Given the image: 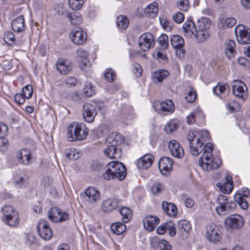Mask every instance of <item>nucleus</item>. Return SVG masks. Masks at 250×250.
<instances>
[{
    "label": "nucleus",
    "mask_w": 250,
    "mask_h": 250,
    "mask_svg": "<svg viewBox=\"0 0 250 250\" xmlns=\"http://www.w3.org/2000/svg\"><path fill=\"white\" fill-rule=\"evenodd\" d=\"M69 7L74 10L80 9L83 3V0H69L68 1Z\"/></svg>",
    "instance_id": "8fccbe9b"
},
{
    "label": "nucleus",
    "mask_w": 250,
    "mask_h": 250,
    "mask_svg": "<svg viewBox=\"0 0 250 250\" xmlns=\"http://www.w3.org/2000/svg\"><path fill=\"white\" fill-rule=\"evenodd\" d=\"M17 158L23 164L28 165L31 163V155L28 149H22L17 154Z\"/></svg>",
    "instance_id": "cd10ccee"
},
{
    "label": "nucleus",
    "mask_w": 250,
    "mask_h": 250,
    "mask_svg": "<svg viewBox=\"0 0 250 250\" xmlns=\"http://www.w3.org/2000/svg\"><path fill=\"white\" fill-rule=\"evenodd\" d=\"M160 22L162 27L166 30L170 31L171 27L169 25V21L165 17H162L160 18Z\"/></svg>",
    "instance_id": "0e129e2a"
},
{
    "label": "nucleus",
    "mask_w": 250,
    "mask_h": 250,
    "mask_svg": "<svg viewBox=\"0 0 250 250\" xmlns=\"http://www.w3.org/2000/svg\"><path fill=\"white\" fill-rule=\"evenodd\" d=\"M170 42L171 46L176 49L177 55L180 58L183 57L185 53L183 48L185 44L183 38L180 35H174L171 36Z\"/></svg>",
    "instance_id": "9d476101"
},
{
    "label": "nucleus",
    "mask_w": 250,
    "mask_h": 250,
    "mask_svg": "<svg viewBox=\"0 0 250 250\" xmlns=\"http://www.w3.org/2000/svg\"><path fill=\"white\" fill-rule=\"evenodd\" d=\"M12 29L14 31L20 32L24 28V19L23 16L21 15L16 19L13 20L11 23Z\"/></svg>",
    "instance_id": "473e14b6"
},
{
    "label": "nucleus",
    "mask_w": 250,
    "mask_h": 250,
    "mask_svg": "<svg viewBox=\"0 0 250 250\" xmlns=\"http://www.w3.org/2000/svg\"><path fill=\"white\" fill-rule=\"evenodd\" d=\"M146 12L152 17H155L158 12V8L156 2H153L147 6Z\"/></svg>",
    "instance_id": "49530a36"
},
{
    "label": "nucleus",
    "mask_w": 250,
    "mask_h": 250,
    "mask_svg": "<svg viewBox=\"0 0 250 250\" xmlns=\"http://www.w3.org/2000/svg\"><path fill=\"white\" fill-rule=\"evenodd\" d=\"M201 110L197 109L196 110L192 112L187 118V123L188 124H192L194 123L195 121V117L200 114Z\"/></svg>",
    "instance_id": "052dcab7"
},
{
    "label": "nucleus",
    "mask_w": 250,
    "mask_h": 250,
    "mask_svg": "<svg viewBox=\"0 0 250 250\" xmlns=\"http://www.w3.org/2000/svg\"><path fill=\"white\" fill-rule=\"evenodd\" d=\"M104 155L110 159H118L121 155V150L117 147L112 146H107L104 150Z\"/></svg>",
    "instance_id": "bb28decb"
},
{
    "label": "nucleus",
    "mask_w": 250,
    "mask_h": 250,
    "mask_svg": "<svg viewBox=\"0 0 250 250\" xmlns=\"http://www.w3.org/2000/svg\"><path fill=\"white\" fill-rule=\"evenodd\" d=\"M160 222L159 218L153 215L146 216L143 220V225L145 229L149 232L153 231L156 225Z\"/></svg>",
    "instance_id": "a211bd4d"
},
{
    "label": "nucleus",
    "mask_w": 250,
    "mask_h": 250,
    "mask_svg": "<svg viewBox=\"0 0 250 250\" xmlns=\"http://www.w3.org/2000/svg\"><path fill=\"white\" fill-rule=\"evenodd\" d=\"M184 35L188 38L193 39L194 33H196L197 27L191 21H186L183 25Z\"/></svg>",
    "instance_id": "412c9836"
},
{
    "label": "nucleus",
    "mask_w": 250,
    "mask_h": 250,
    "mask_svg": "<svg viewBox=\"0 0 250 250\" xmlns=\"http://www.w3.org/2000/svg\"><path fill=\"white\" fill-rule=\"evenodd\" d=\"M158 234H176V229L174 223L168 221L161 224L157 229Z\"/></svg>",
    "instance_id": "dca6fc26"
},
{
    "label": "nucleus",
    "mask_w": 250,
    "mask_h": 250,
    "mask_svg": "<svg viewBox=\"0 0 250 250\" xmlns=\"http://www.w3.org/2000/svg\"><path fill=\"white\" fill-rule=\"evenodd\" d=\"M69 36L71 41L76 44H82L87 39L86 33L80 27L73 29L70 33Z\"/></svg>",
    "instance_id": "9b49d317"
},
{
    "label": "nucleus",
    "mask_w": 250,
    "mask_h": 250,
    "mask_svg": "<svg viewBox=\"0 0 250 250\" xmlns=\"http://www.w3.org/2000/svg\"><path fill=\"white\" fill-rule=\"evenodd\" d=\"M37 229L38 234H52L51 229L49 227L48 223L45 221H41L38 224Z\"/></svg>",
    "instance_id": "e433bc0d"
},
{
    "label": "nucleus",
    "mask_w": 250,
    "mask_h": 250,
    "mask_svg": "<svg viewBox=\"0 0 250 250\" xmlns=\"http://www.w3.org/2000/svg\"><path fill=\"white\" fill-rule=\"evenodd\" d=\"M236 203L233 201L228 202L223 207H216V210L219 215H224L233 210L236 208Z\"/></svg>",
    "instance_id": "c756f323"
},
{
    "label": "nucleus",
    "mask_w": 250,
    "mask_h": 250,
    "mask_svg": "<svg viewBox=\"0 0 250 250\" xmlns=\"http://www.w3.org/2000/svg\"><path fill=\"white\" fill-rule=\"evenodd\" d=\"M84 200L90 204H94L100 199L99 190L93 187L87 188L83 195Z\"/></svg>",
    "instance_id": "4468645a"
},
{
    "label": "nucleus",
    "mask_w": 250,
    "mask_h": 250,
    "mask_svg": "<svg viewBox=\"0 0 250 250\" xmlns=\"http://www.w3.org/2000/svg\"><path fill=\"white\" fill-rule=\"evenodd\" d=\"M33 92V87L32 85L28 84L23 87L22 90V94L26 98L29 99L32 97Z\"/></svg>",
    "instance_id": "6e6d98bb"
},
{
    "label": "nucleus",
    "mask_w": 250,
    "mask_h": 250,
    "mask_svg": "<svg viewBox=\"0 0 250 250\" xmlns=\"http://www.w3.org/2000/svg\"><path fill=\"white\" fill-rule=\"evenodd\" d=\"M153 161V156L151 154H146L138 160L137 165L139 168L146 169L152 165Z\"/></svg>",
    "instance_id": "5701e85b"
},
{
    "label": "nucleus",
    "mask_w": 250,
    "mask_h": 250,
    "mask_svg": "<svg viewBox=\"0 0 250 250\" xmlns=\"http://www.w3.org/2000/svg\"><path fill=\"white\" fill-rule=\"evenodd\" d=\"M232 90L233 95L239 99L244 101L247 98V87L243 82L235 80L233 82Z\"/></svg>",
    "instance_id": "6e6552de"
},
{
    "label": "nucleus",
    "mask_w": 250,
    "mask_h": 250,
    "mask_svg": "<svg viewBox=\"0 0 250 250\" xmlns=\"http://www.w3.org/2000/svg\"><path fill=\"white\" fill-rule=\"evenodd\" d=\"M88 58V53L87 52L83 49H79L77 51V60H80L83 59L87 58Z\"/></svg>",
    "instance_id": "338daca9"
},
{
    "label": "nucleus",
    "mask_w": 250,
    "mask_h": 250,
    "mask_svg": "<svg viewBox=\"0 0 250 250\" xmlns=\"http://www.w3.org/2000/svg\"><path fill=\"white\" fill-rule=\"evenodd\" d=\"M229 86L227 83H218V84L213 88V93L218 96L221 97V95H227L229 92Z\"/></svg>",
    "instance_id": "2f4dec72"
},
{
    "label": "nucleus",
    "mask_w": 250,
    "mask_h": 250,
    "mask_svg": "<svg viewBox=\"0 0 250 250\" xmlns=\"http://www.w3.org/2000/svg\"><path fill=\"white\" fill-rule=\"evenodd\" d=\"M119 211L122 216V220L124 223L129 222L131 218V212L130 209L127 207H123L121 208H118Z\"/></svg>",
    "instance_id": "58836bf2"
},
{
    "label": "nucleus",
    "mask_w": 250,
    "mask_h": 250,
    "mask_svg": "<svg viewBox=\"0 0 250 250\" xmlns=\"http://www.w3.org/2000/svg\"><path fill=\"white\" fill-rule=\"evenodd\" d=\"M126 174L125 165L119 162H111L107 164V168L103 174V177L107 180L116 178L122 181L125 179Z\"/></svg>",
    "instance_id": "f03ea898"
},
{
    "label": "nucleus",
    "mask_w": 250,
    "mask_h": 250,
    "mask_svg": "<svg viewBox=\"0 0 250 250\" xmlns=\"http://www.w3.org/2000/svg\"><path fill=\"white\" fill-rule=\"evenodd\" d=\"M162 207L163 210L167 215L173 218L176 217L177 213V209L174 204L164 201L162 203Z\"/></svg>",
    "instance_id": "393cba45"
},
{
    "label": "nucleus",
    "mask_w": 250,
    "mask_h": 250,
    "mask_svg": "<svg viewBox=\"0 0 250 250\" xmlns=\"http://www.w3.org/2000/svg\"><path fill=\"white\" fill-rule=\"evenodd\" d=\"M83 91L85 96L89 97L92 96L95 94V91L92 84L88 82L85 83Z\"/></svg>",
    "instance_id": "5fc2aeb1"
},
{
    "label": "nucleus",
    "mask_w": 250,
    "mask_h": 250,
    "mask_svg": "<svg viewBox=\"0 0 250 250\" xmlns=\"http://www.w3.org/2000/svg\"><path fill=\"white\" fill-rule=\"evenodd\" d=\"M15 186L18 188H22L27 185V181L22 177L16 176L14 179Z\"/></svg>",
    "instance_id": "3c124183"
},
{
    "label": "nucleus",
    "mask_w": 250,
    "mask_h": 250,
    "mask_svg": "<svg viewBox=\"0 0 250 250\" xmlns=\"http://www.w3.org/2000/svg\"><path fill=\"white\" fill-rule=\"evenodd\" d=\"M225 54L229 59L235 57L236 52V44L234 41L229 40L225 43Z\"/></svg>",
    "instance_id": "7c9ffc66"
},
{
    "label": "nucleus",
    "mask_w": 250,
    "mask_h": 250,
    "mask_svg": "<svg viewBox=\"0 0 250 250\" xmlns=\"http://www.w3.org/2000/svg\"><path fill=\"white\" fill-rule=\"evenodd\" d=\"M52 235H26L25 243L26 244L31 245L35 244H39L41 239L49 240Z\"/></svg>",
    "instance_id": "a878e982"
},
{
    "label": "nucleus",
    "mask_w": 250,
    "mask_h": 250,
    "mask_svg": "<svg viewBox=\"0 0 250 250\" xmlns=\"http://www.w3.org/2000/svg\"><path fill=\"white\" fill-rule=\"evenodd\" d=\"M187 89L188 90L187 95L185 97V99L187 102L189 103H192L196 99V94L195 91L193 90L192 87L191 86H188L187 87Z\"/></svg>",
    "instance_id": "37998d69"
},
{
    "label": "nucleus",
    "mask_w": 250,
    "mask_h": 250,
    "mask_svg": "<svg viewBox=\"0 0 250 250\" xmlns=\"http://www.w3.org/2000/svg\"><path fill=\"white\" fill-rule=\"evenodd\" d=\"M178 127V125L175 121H171L165 126V130L167 133H171L176 130Z\"/></svg>",
    "instance_id": "09e8293b"
},
{
    "label": "nucleus",
    "mask_w": 250,
    "mask_h": 250,
    "mask_svg": "<svg viewBox=\"0 0 250 250\" xmlns=\"http://www.w3.org/2000/svg\"><path fill=\"white\" fill-rule=\"evenodd\" d=\"M184 15L181 12L175 14L172 17L173 20L178 23L182 22L184 20Z\"/></svg>",
    "instance_id": "774afa93"
},
{
    "label": "nucleus",
    "mask_w": 250,
    "mask_h": 250,
    "mask_svg": "<svg viewBox=\"0 0 250 250\" xmlns=\"http://www.w3.org/2000/svg\"><path fill=\"white\" fill-rule=\"evenodd\" d=\"M67 18L71 24L76 25L80 23L82 21V18L78 13L75 12L67 14Z\"/></svg>",
    "instance_id": "a19ab883"
},
{
    "label": "nucleus",
    "mask_w": 250,
    "mask_h": 250,
    "mask_svg": "<svg viewBox=\"0 0 250 250\" xmlns=\"http://www.w3.org/2000/svg\"><path fill=\"white\" fill-rule=\"evenodd\" d=\"M171 155L176 158L181 159L184 156V151L182 145L175 140L170 141L168 145Z\"/></svg>",
    "instance_id": "ddd939ff"
},
{
    "label": "nucleus",
    "mask_w": 250,
    "mask_h": 250,
    "mask_svg": "<svg viewBox=\"0 0 250 250\" xmlns=\"http://www.w3.org/2000/svg\"><path fill=\"white\" fill-rule=\"evenodd\" d=\"M209 139V133L205 130H192L187 134L191 153L196 156L203 152L202 156L199 159V165L206 171L216 169L222 164L220 157H212L213 145L211 143H206Z\"/></svg>",
    "instance_id": "f257e3e1"
},
{
    "label": "nucleus",
    "mask_w": 250,
    "mask_h": 250,
    "mask_svg": "<svg viewBox=\"0 0 250 250\" xmlns=\"http://www.w3.org/2000/svg\"><path fill=\"white\" fill-rule=\"evenodd\" d=\"M225 224L227 228L238 229L243 226L244 220L241 216L235 214L227 217L225 220Z\"/></svg>",
    "instance_id": "f8f14e48"
},
{
    "label": "nucleus",
    "mask_w": 250,
    "mask_h": 250,
    "mask_svg": "<svg viewBox=\"0 0 250 250\" xmlns=\"http://www.w3.org/2000/svg\"><path fill=\"white\" fill-rule=\"evenodd\" d=\"M104 77L107 81L109 82H112L115 79L116 75L112 69H109L106 70L104 73Z\"/></svg>",
    "instance_id": "680f3d73"
},
{
    "label": "nucleus",
    "mask_w": 250,
    "mask_h": 250,
    "mask_svg": "<svg viewBox=\"0 0 250 250\" xmlns=\"http://www.w3.org/2000/svg\"><path fill=\"white\" fill-rule=\"evenodd\" d=\"M164 189L163 185L159 183H154L151 187V191L153 194L160 193Z\"/></svg>",
    "instance_id": "13d9d810"
},
{
    "label": "nucleus",
    "mask_w": 250,
    "mask_h": 250,
    "mask_svg": "<svg viewBox=\"0 0 250 250\" xmlns=\"http://www.w3.org/2000/svg\"><path fill=\"white\" fill-rule=\"evenodd\" d=\"M169 75V72L165 70H159L154 72L151 75V78L154 83L162 82Z\"/></svg>",
    "instance_id": "72a5a7b5"
},
{
    "label": "nucleus",
    "mask_w": 250,
    "mask_h": 250,
    "mask_svg": "<svg viewBox=\"0 0 250 250\" xmlns=\"http://www.w3.org/2000/svg\"><path fill=\"white\" fill-rule=\"evenodd\" d=\"M126 229L125 225L121 222H116L111 226L112 232L115 234H122Z\"/></svg>",
    "instance_id": "4c0bfd02"
},
{
    "label": "nucleus",
    "mask_w": 250,
    "mask_h": 250,
    "mask_svg": "<svg viewBox=\"0 0 250 250\" xmlns=\"http://www.w3.org/2000/svg\"><path fill=\"white\" fill-rule=\"evenodd\" d=\"M96 114L97 111L93 105L89 103L84 104L83 105V115L86 122L92 123Z\"/></svg>",
    "instance_id": "2eb2a0df"
},
{
    "label": "nucleus",
    "mask_w": 250,
    "mask_h": 250,
    "mask_svg": "<svg viewBox=\"0 0 250 250\" xmlns=\"http://www.w3.org/2000/svg\"><path fill=\"white\" fill-rule=\"evenodd\" d=\"M139 45L141 49L146 51L155 45V41L153 35L150 33L142 34L139 39Z\"/></svg>",
    "instance_id": "1a4fd4ad"
},
{
    "label": "nucleus",
    "mask_w": 250,
    "mask_h": 250,
    "mask_svg": "<svg viewBox=\"0 0 250 250\" xmlns=\"http://www.w3.org/2000/svg\"><path fill=\"white\" fill-rule=\"evenodd\" d=\"M228 201L227 197L223 195H219L218 196L217 202L218 206L217 207H223Z\"/></svg>",
    "instance_id": "69168bd1"
},
{
    "label": "nucleus",
    "mask_w": 250,
    "mask_h": 250,
    "mask_svg": "<svg viewBox=\"0 0 250 250\" xmlns=\"http://www.w3.org/2000/svg\"><path fill=\"white\" fill-rule=\"evenodd\" d=\"M245 197H243L241 193H238L234 196V200L237 202L241 208L246 209L248 207V203Z\"/></svg>",
    "instance_id": "79ce46f5"
},
{
    "label": "nucleus",
    "mask_w": 250,
    "mask_h": 250,
    "mask_svg": "<svg viewBox=\"0 0 250 250\" xmlns=\"http://www.w3.org/2000/svg\"><path fill=\"white\" fill-rule=\"evenodd\" d=\"M116 23L118 28L125 30L128 27L129 21L125 16L120 15L117 18Z\"/></svg>",
    "instance_id": "ea45409f"
},
{
    "label": "nucleus",
    "mask_w": 250,
    "mask_h": 250,
    "mask_svg": "<svg viewBox=\"0 0 250 250\" xmlns=\"http://www.w3.org/2000/svg\"><path fill=\"white\" fill-rule=\"evenodd\" d=\"M66 156L69 160H75L79 158L80 154L77 152L75 150H70L66 152Z\"/></svg>",
    "instance_id": "e2e57ef3"
},
{
    "label": "nucleus",
    "mask_w": 250,
    "mask_h": 250,
    "mask_svg": "<svg viewBox=\"0 0 250 250\" xmlns=\"http://www.w3.org/2000/svg\"><path fill=\"white\" fill-rule=\"evenodd\" d=\"M235 33L239 43H250V28L246 29L243 25H239L235 28Z\"/></svg>",
    "instance_id": "0eeeda50"
},
{
    "label": "nucleus",
    "mask_w": 250,
    "mask_h": 250,
    "mask_svg": "<svg viewBox=\"0 0 250 250\" xmlns=\"http://www.w3.org/2000/svg\"><path fill=\"white\" fill-rule=\"evenodd\" d=\"M124 141V137L121 134L116 132H112L106 138L105 144L106 146H117Z\"/></svg>",
    "instance_id": "4be33fe9"
},
{
    "label": "nucleus",
    "mask_w": 250,
    "mask_h": 250,
    "mask_svg": "<svg viewBox=\"0 0 250 250\" xmlns=\"http://www.w3.org/2000/svg\"><path fill=\"white\" fill-rule=\"evenodd\" d=\"M193 40L197 43L200 44L206 42L210 36V31L197 29L194 33Z\"/></svg>",
    "instance_id": "b1692460"
},
{
    "label": "nucleus",
    "mask_w": 250,
    "mask_h": 250,
    "mask_svg": "<svg viewBox=\"0 0 250 250\" xmlns=\"http://www.w3.org/2000/svg\"><path fill=\"white\" fill-rule=\"evenodd\" d=\"M211 23V21L209 18L203 17L198 20L196 25L197 29L210 31L209 28Z\"/></svg>",
    "instance_id": "c9c22d12"
},
{
    "label": "nucleus",
    "mask_w": 250,
    "mask_h": 250,
    "mask_svg": "<svg viewBox=\"0 0 250 250\" xmlns=\"http://www.w3.org/2000/svg\"><path fill=\"white\" fill-rule=\"evenodd\" d=\"M3 220L9 226H16L19 224V219L17 212L10 206H5L2 208Z\"/></svg>",
    "instance_id": "20e7f679"
},
{
    "label": "nucleus",
    "mask_w": 250,
    "mask_h": 250,
    "mask_svg": "<svg viewBox=\"0 0 250 250\" xmlns=\"http://www.w3.org/2000/svg\"><path fill=\"white\" fill-rule=\"evenodd\" d=\"M57 69L62 74H66L71 69L69 62L64 59H60L56 64Z\"/></svg>",
    "instance_id": "c85d7f7f"
},
{
    "label": "nucleus",
    "mask_w": 250,
    "mask_h": 250,
    "mask_svg": "<svg viewBox=\"0 0 250 250\" xmlns=\"http://www.w3.org/2000/svg\"><path fill=\"white\" fill-rule=\"evenodd\" d=\"M178 231L179 233L184 234H188L191 230V225L189 222L187 220H182L179 221L178 223Z\"/></svg>",
    "instance_id": "f704fd0d"
},
{
    "label": "nucleus",
    "mask_w": 250,
    "mask_h": 250,
    "mask_svg": "<svg viewBox=\"0 0 250 250\" xmlns=\"http://www.w3.org/2000/svg\"><path fill=\"white\" fill-rule=\"evenodd\" d=\"M54 10L56 14L59 16H67L68 12L64 8V5L62 3L57 4L55 5Z\"/></svg>",
    "instance_id": "c03bdc74"
},
{
    "label": "nucleus",
    "mask_w": 250,
    "mask_h": 250,
    "mask_svg": "<svg viewBox=\"0 0 250 250\" xmlns=\"http://www.w3.org/2000/svg\"><path fill=\"white\" fill-rule=\"evenodd\" d=\"M4 40L7 44L13 45L15 40L13 33L10 31L5 32L4 35Z\"/></svg>",
    "instance_id": "de8ad7c7"
},
{
    "label": "nucleus",
    "mask_w": 250,
    "mask_h": 250,
    "mask_svg": "<svg viewBox=\"0 0 250 250\" xmlns=\"http://www.w3.org/2000/svg\"><path fill=\"white\" fill-rule=\"evenodd\" d=\"M173 160L167 157L161 158L159 162L158 167L162 174L167 175L172 169Z\"/></svg>",
    "instance_id": "f3484780"
},
{
    "label": "nucleus",
    "mask_w": 250,
    "mask_h": 250,
    "mask_svg": "<svg viewBox=\"0 0 250 250\" xmlns=\"http://www.w3.org/2000/svg\"><path fill=\"white\" fill-rule=\"evenodd\" d=\"M168 37L166 34H162L158 38V42L162 49H167L168 47Z\"/></svg>",
    "instance_id": "a18cd8bd"
},
{
    "label": "nucleus",
    "mask_w": 250,
    "mask_h": 250,
    "mask_svg": "<svg viewBox=\"0 0 250 250\" xmlns=\"http://www.w3.org/2000/svg\"><path fill=\"white\" fill-rule=\"evenodd\" d=\"M49 219L54 223H61L68 218V214L65 211H62L58 207H52L48 211Z\"/></svg>",
    "instance_id": "423d86ee"
},
{
    "label": "nucleus",
    "mask_w": 250,
    "mask_h": 250,
    "mask_svg": "<svg viewBox=\"0 0 250 250\" xmlns=\"http://www.w3.org/2000/svg\"><path fill=\"white\" fill-rule=\"evenodd\" d=\"M177 7L182 11H186L189 8V2L188 0H178Z\"/></svg>",
    "instance_id": "864d4df0"
},
{
    "label": "nucleus",
    "mask_w": 250,
    "mask_h": 250,
    "mask_svg": "<svg viewBox=\"0 0 250 250\" xmlns=\"http://www.w3.org/2000/svg\"><path fill=\"white\" fill-rule=\"evenodd\" d=\"M218 228L213 223H210L206 226V234H219Z\"/></svg>",
    "instance_id": "603ef678"
},
{
    "label": "nucleus",
    "mask_w": 250,
    "mask_h": 250,
    "mask_svg": "<svg viewBox=\"0 0 250 250\" xmlns=\"http://www.w3.org/2000/svg\"><path fill=\"white\" fill-rule=\"evenodd\" d=\"M226 181L224 183H217L216 186L224 193H229L232 190L233 185L232 177L228 174H226Z\"/></svg>",
    "instance_id": "aec40b11"
},
{
    "label": "nucleus",
    "mask_w": 250,
    "mask_h": 250,
    "mask_svg": "<svg viewBox=\"0 0 250 250\" xmlns=\"http://www.w3.org/2000/svg\"><path fill=\"white\" fill-rule=\"evenodd\" d=\"M88 134V129L83 123L74 122L68 128L67 136L69 141H82Z\"/></svg>",
    "instance_id": "7ed1b4c3"
},
{
    "label": "nucleus",
    "mask_w": 250,
    "mask_h": 250,
    "mask_svg": "<svg viewBox=\"0 0 250 250\" xmlns=\"http://www.w3.org/2000/svg\"><path fill=\"white\" fill-rule=\"evenodd\" d=\"M120 200L116 199H108L103 202L102 209L104 212H110L117 209L120 207Z\"/></svg>",
    "instance_id": "6ab92c4d"
},
{
    "label": "nucleus",
    "mask_w": 250,
    "mask_h": 250,
    "mask_svg": "<svg viewBox=\"0 0 250 250\" xmlns=\"http://www.w3.org/2000/svg\"><path fill=\"white\" fill-rule=\"evenodd\" d=\"M9 146L8 140L4 136L0 137V151H5Z\"/></svg>",
    "instance_id": "bf43d9fd"
},
{
    "label": "nucleus",
    "mask_w": 250,
    "mask_h": 250,
    "mask_svg": "<svg viewBox=\"0 0 250 250\" xmlns=\"http://www.w3.org/2000/svg\"><path fill=\"white\" fill-rule=\"evenodd\" d=\"M153 108L159 114L166 115L173 112L175 109L174 104L171 100H168L163 102H155Z\"/></svg>",
    "instance_id": "39448f33"
},
{
    "label": "nucleus",
    "mask_w": 250,
    "mask_h": 250,
    "mask_svg": "<svg viewBox=\"0 0 250 250\" xmlns=\"http://www.w3.org/2000/svg\"><path fill=\"white\" fill-rule=\"evenodd\" d=\"M227 109L231 112L237 111L240 107L238 104L234 100H230L227 104Z\"/></svg>",
    "instance_id": "4d7b16f0"
}]
</instances>
